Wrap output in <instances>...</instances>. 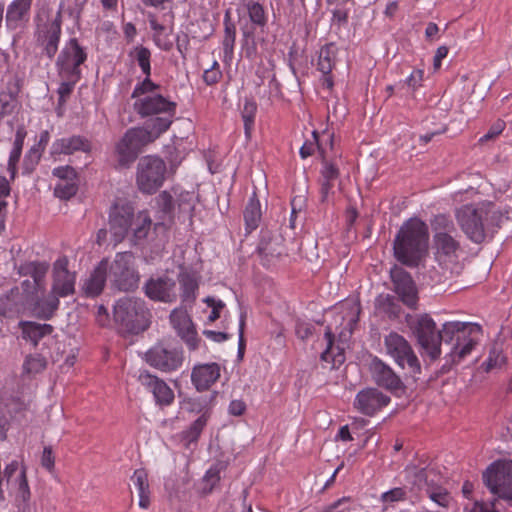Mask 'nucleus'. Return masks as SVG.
Segmentation results:
<instances>
[{"instance_id": "obj_42", "label": "nucleus", "mask_w": 512, "mask_h": 512, "mask_svg": "<svg viewBox=\"0 0 512 512\" xmlns=\"http://www.w3.org/2000/svg\"><path fill=\"white\" fill-rule=\"evenodd\" d=\"M246 7L252 24L259 27H264L267 24V16L264 7L260 3L250 1Z\"/></svg>"}, {"instance_id": "obj_26", "label": "nucleus", "mask_w": 512, "mask_h": 512, "mask_svg": "<svg viewBox=\"0 0 512 512\" xmlns=\"http://www.w3.org/2000/svg\"><path fill=\"white\" fill-rule=\"evenodd\" d=\"M107 269L108 261L104 259L97 265L90 276L85 280L82 289L86 296L95 297L102 292L106 279L108 278Z\"/></svg>"}, {"instance_id": "obj_30", "label": "nucleus", "mask_w": 512, "mask_h": 512, "mask_svg": "<svg viewBox=\"0 0 512 512\" xmlns=\"http://www.w3.org/2000/svg\"><path fill=\"white\" fill-rule=\"evenodd\" d=\"M59 306V297L51 292L44 299H38L34 304V312L37 317L48 320L53 317Z\"/></svg>"}, {"instance_id": "obj_57", "label": "nucleus", "mask_w": 512, "mask_h": 512, "mask_svg": "<svg viewBox=\"0 0 512 512\" xmlns=\"http://www.w3.org/2000/svg\"><path fill=\"white\" fill-rule=\"evenodd\" d=\"M53 175L59 177L62 181H71L75 178L76 172L70 166L57 167L53 170Z\"/></svg>"}, {"instance_id": "obj_50", "label": "nucleus", "mask_w": 512, "mask_h": 512, "mask_svg": "<svg viewBox=\"0 0 512 512\" xmlns=\"http://www.w3.org/2000/svg\"><path fill=\"white\" fill-rule=\"evenodd\" d=\"M30 498V490L26 477V468L23 466L19 475L18 493L17 500L27 502Z\"/></svg>"}, {"instance_id": "obj_63", "label": "nucleus", "mask_w": 512, "mask_h": 512, "mask_svg": "<svg viewBox=\"0 0 512 512\" xmlns=\"http://www.w3.org/2000/svg\"><path fill=\"white\" fill-rule=\"evenodd\" d=\"M242 46L246 57L252 58L256 55V43L255 39L247 38L242 39Z\"/></svg>"}, {"instance_id": "obj_2", "label": "nucleus", "mask_w": 512, "mask_h": 512, "mask_svg": "<svg viewBox=\"0 0 512 512\" xmlns=\"http://www.w3.org/2000/svg\"><path fill=\"white\" fill-rule=\"evenodd\" d=\"M418 343L424 351L436 359L441 354V343L451 344L449 357L452 363L461 362L477 344L475 335L481 332V326L472 322L450 321L436 332V324L431 317L423 315L415 327Z\"/></svg>"}, {"instance_id": "obj_9", "label": "nucleus", "mask_w": 512, "mask_h": 512, "mask_svg": "<svg viewBox=\"0 0 512 512\" xmlns=\"http://www.w3.org/2000/svg\"><path fill=\"white\" fill-rule=\"evenodd\" d=\"M483 480L493 494L512 500V460L492 463L483 473Z\"/></svg>"}, {"instance_id": "obj_25", "label": "nucleus", "mask_w": 512, "mask_h": 512, "mask_svg": "<svg viewBox=\"0 0 512 512\" xmlns=\"http://www.w3.org/2000/svg\"><path fill=\"white\" fill-rule=\"evenodd\" d=\"M434 245L439 261H454L461 249L459 241L452 234L434 236Z\"/></svg>"}, {"instance_id": "obj_41", "label": "nucleus", "mask_w": 512, "mask_h": 512, "mask_svg": "<svg viewBox=\"0 0 512 512\" xmlns=\"http://www.w3.org/2000/svg\"><path fill=\"white\" fill-rule=\"evenodd\" d=\"M257 111V105L254 101L245 99V103L242 109V119L244 122L245 135L250 138L251 130L254 125L255 114Z\"/></svg>"}, {"instance_id": "obj_62", "label": "nucleus", "mask_w": 512, "mask_h": 512, "mask_svg": "<svg viewBox=\"0 0 512 512\" xmlns=\"http://www.w3.org/2000/svg\"><path fill=\"white\" fill-rule=\"evenodd\" d=\"M246 410V404L242 400H233L229 404V413L233 416H240Z\"/></svg>"}, {"instance_id": "obj_46", "label": "nucleus", "mask_w": 512, "mask_h": 512, "mask_svg": "<svg viewBox=\"0 0 512 512\" xmlns=\"http://www.w3.org/2000/svg\"><path fill=\"white\" fill-rule=\"evenodd\" d=\"M220 471L221 467L219 465H215L211 467L205 474L203 478V487L202 492L207 494L210 493L215 485L220 481Z\"/></svg>"}, {"instance_id": "obj_27", "label": "nucleus", "mask_w": 512, "mask_h": 512, "mask_svg": "<svg viewBox=\"0 0 512 512\" xmlns=\"http://www.w3.org/2000/svg\"><path fill=\"white\" fill-rule=\"evenodd\" d=\"M20 327L22 329L23 338L31 341L34 346H36L44 336L50 335L54 330L53 326L50 324H40L32 321L20 322Z\"/></svg>"}, {"instance_id": "obj_5", "label": "nucleus", "mask_w": 512, "mask_h": 512, "mask_svg": "<svg viewBox=\"0 0 512 512\" xmlns=\"http://www.w3.org/2000/svg\"><path fill=\"white\" fill-rule=\"evenodd\" d=\"M113 315L122 333L139 334L150 325L151 314L144 301L139 298L119 299L114 306Z\"/></svg>"}, {"instance_id": "obj_16", "label": "nucleus", "mask_w": 512, "mask_h": 512, "mask_svg": "<svg viewBox=\"0 0 512 512\" xmlns=\"http://www.w3.org/2000/svg\"><path fill=\"white\" fill-rule=\"evenodd\" d=\"M372 380L379 386L390 392L402 390L404 384L399 375L381 359L374 357L369 364Z\"/></svg>"}, {"instance_id": "obj_1", "label": "nucleus", "mask_w": 512, "mask_h": 512, "mask_svg": "<svg viewBox=\"0 0 512 512\" xmlns=\"http://www.w3.org/2000/svg\"><path fill=\"white\" fill-rule=\"evenodd\" d=\"M134 108L142 117L157 114L164 116L152 119L145 128H131L124 134L115 148L117 164L121 168L129 167L144 146L155 141L170 127L176 104L160 94H152L136 100Z\"/></svg>"}, {"instance_id": "obj_14", "label": "nucleus", "mask_w": 512, "mask_h": 512, "mask_svg": "<svg viewBox=\"0 0 512 512\" xmlns=\"http://www.w3.org/2000/svg\"><path fill=\"white\" fill-rule=\"evenodd\" d=\"M86 58L87 54L80 47L77 39H70L57 58L58 74H77L81 77L80 65L85 62Z\"/></svg>"}, {"instance_id": "obj_45", "label": "nucleus", "mask_w": 512, "mask_h": 512, "mask_svg": "<svg viewBox=\"0 0 512 512\" xmlns=\"http://www.w3.org/2000/svg\"><path fill=\"white\" fill-rule=\"evenodd\" d=\"M406 471L409 475L413 476L412 484L414 486H417L419 489H422L423 487L428 488V486H431L428 482V471L426 468H417L415 465H409L406 468Z\"/></svg>"}, {"instance_id": "obj_7", "label": "nucleus", "mask_w": 512, "mask_h": 512, "mask_svg": "<svg viewBox=\"0 0 512 512\" xmlns=\"http://www.w3.org/2000/svg\"><path fill=\"white\" fill-rule=\"evenodd\" d=\"M384 344L387 354L401 368H407L410 377L415 381L418 380V375L421 373L420 363L408 341L400 334L391 332L385 337Z\"/></svg>"}, {"instance_id": "obj_37", "label": "nucleus", "mask_w": 512, "mask_h": 512, "mask_svg": "<svg viewBox=\"0 0 512 512\" xmlns=\"http://www.w3.org/2000/svg\"><path fill=\"white\" fill-rule=\"evenodd\" d=\"M59 76L62 79V81L57 90V93L59 95V103L63 104L66 102L67 98L72 93L75 84L80 80L81 77L77 76V74H59Z\"/></svg>"}, {"instance_id": "obj_32", "label": "nucleus", "mask_w": 512, "mask_h": 512, "mask_svg": "<svg viewBox=\"0 0 512 512\" xmlns=\"http://www.w3.org/2000/svg\"><path fill=\"white\" fill-rule=\"evenodd\" d=\"M376 308L388 315L390 318H396L400 315L401 307L398 300L390 294H381L375 302Z\"/></svg>"}, {"instance_id": "obj_44", "label": "nucleus", "mask_w": 512, "mask_h": 512, "mask_svg": "<svg viewBox=\"0 0 512 512\" xmlns=\"http://www.w3.org/2000/svg\"><path fill=\"white\" fill-rule=\"evenodd\" d=\"M428 497L442 507H447L451 501V497L447 490L440 486H428L426 488Z\"/></svg>"}, {"instance_id": "obj_17", "label": "nucleus", "mask_w": 512, "mask_h": 512, "mask_svg": "<svg viewBox=\"0 0 512 512\" xmlns=\"http://www.w3.org/2000/svg\"><path fill=\"white\" fill-rule=\"evenodd\" d=\"M144 291L146 296L154 301L172 303L177 299L176 282L167 275L148 279Z\"/></svg>"}, {"instance_id": "obj_60", "label": "nucleus", "mask_w": 512, "mask_h": 512, "mask_svg": "<svg viewBox=\"0 0 512 512\" xmlns=\"http://www.w3.org/2000/svg\"><path fill=\"white\" fill-rule=\"evenodd\" d=\"M244 326H245V315L241 314L239 321V342H238V357L243 358L245 352V340H244Z\"/></svg>"}, {"instance_id": "obj_36", "label": "nucleus", "mask_w": 512, "mask_h": 512, "mask_svg": "<svg viewBox=\"0 0 512 512\" xmlns=\"http://www.w3.org/2000/svg\"><path fill=\"white\" fill-rule=\"evenodd\" d=\"M130 57H132L134 60L137 61L142 72L146 76H150V74H151V66H150L151 52L148 48H146L142 45L136 46L130 51Z\"/></svg>"}, {"instance_id": "obj_52", "label": "nucleus", "mask_w": 512, "mask_h": 512, "mask_svg": "<svg viewBox=\"0 0 512 512\" xmlns=\"http://www.w3.org/2000/svg\"><path fill=\"white\" fill-rule=\"evenodd\" d=\"M505 122L503 120L498 119L489 130L479 139L480 143H485L495 139L498 135L502 133L505 128Z\"/></svg>"}, {"instance_id": "obj_58", "label": "nucleus", "mask_w": 512, "mask_h": 512, "mask_svg": "<svg viewBox=\"0 0 512 512\" xmlns=\"http://www.w3.org/2000/svg\"><path fill=\"white\" fill-rule=\"evenodd\" d=\"M491 221L493 223H495V225L498 227V228H505V229H509L512 227V225L510 226L509 223H510V217L508 215V213H502V212H493L492 215H491Z\"/></svg>"}, {"instance_id": "obj_12", "label": "nucleus", "mask_w": 512, "mask_h": 512, "mask_svg": "<svg viewBox=\"0 0 512 512\" xmlns=\"http://www.w3.org/2000/svg\"><path fill=\"white\" fill-rule=\"evenodd\" d=\"M146 362L163 372L176 370L183 360L182 352L176 348H168L158 343L150 348L145 354Z\"/></svg>"}, {"instance_id": "obj_11", "label": "nucleus", "mask_w": 512, "mask_h": 512, "mask_svg": "<svg viewBox=\"0 0 512 512\" xmlns=\"http://www.w3.org/2000/svg\"><path fill=\"white\" fill-rule=\"evenodd\" d=\"M62 12L61 8L56 16L44 23H38L36 31V42L41 47L42 53L51 60L57 50L61 35Z\"/></svg>"}, {"instance_id": "obj_24", "label": "nucleus", "mask_w": 512, "mask_h": 512, "mask_svg": "<svg viewBox=\"0 0 512 512\" xmlns=\"http://www.w3.org/2000/svg\"><path fill=\"white\" fill-rule=\"evenodd\" d=\"M220 377V369L216 363L194 367L191 379L198 391L208 389Z\"/></svg>"}, {"instance_id": "obj_64", "label": "nucleus", "mask_w": 512, "mask_h": 512, "mask_svg": "<svg viewBox=\"0 0 512 512\" xmlns=\"http://www.w3.org/2000/svg\"><path fill=\"white\" fill-rule=\"evenodd\" d=\"M333 188H334L333 181H329V180L327 181L325 179H322L321 189H320L322 202H324L328 199V196L330 195V193H333Z\"/></svg>"}, {"instance_id": "obj_35", "label": "nucleus", "mask_w": 512, "mask_h": 512, "mask_svg": "<svg viewBox=\"0 0 512 512\" xmlns=\"http://www.w3.org/2000/svg\"><path fill=\"white\" fill-rule=\"evenodd\" d=\"M325 339L327 346L320 355L321 360L325 362H332L333 365H335V363H341L344 359V356L341 352H338L337 354L334 353V335L330 327H327L325 331Z\"/></svg>"}, {"instance_id": "obj_6", "label": "nucleus", "mask_w": 512, "mask_h": 512, "mask_svg": "<svg viewBox=\"0 0 512 512\" xmlns=\"http://www.w3.org/2000/svg\"><path fill=\"white\" fill-rule=\"evenodd\" d=\"M107 273L110 285L114 289L130 292L138 287L140 276L131 252L117 253L113 261L108 263Z\"/></svg>"}, {"instance_id": "obj_15", "label": "nucleus", "mask_w": 512, "mask_h": 512, "mask_svg": "<svg viewBox=\"0 0 512 512\" xmlns=\"http://www.w3.org/2000/svg\"><path fill=\"white\" fill-rule=\"evenodd\" d=\"M390 397L377 388L360 390L354 400L353 407L361 414L373 416L390 402Z\"/></svg>"}, {"instance_id": "obj_51", "label": "nucleus", "mask_w": 512, "mask_h": 512, "mask_svg": "<svg viewBox=\"0 0 512 512\" xmlns=\"http://www.w3.org/2000/svg\"><path fill=\"white\" fill-rule=\"evenodd\" d=\"M314 330L315 328L312 324L300 319L296 320L295 333L299 339L303 341L308 339L313 334Z\"/></svg>"}, {"instance_id": "obj_10", "label": "nucleus", "mask_w": 512, "mask_h": 512, "mask_svg": "<svg viewBox=\"0 0 512 512\" xmlns=\"http://www.w3.org/2000/svg\"><path fill=\"white\" fill-rule=\"evenodd\" d=\"M484 215H487L485 210L477 209L473 205H465L456 212L462 231L475 243H481L485 239Z\"/></svg>"}, {"instance_id": "obj_19", "label": "nucleus", "mask_w": 512, "mask_h": 512, "mask_svg": "<svg viewBox=\"0 0 512 512\" xmlns=\"http://www.w3.org/2000/svg\"><path fill=\"white\" fill-rule=\"evenodd\" d=\"M49 269V264L46 262H27L19 267V274L23 276H30V280H25L22 283L23 289L27 294H32L37 291H43L45 287V277Z\"/></svg>"}, {"instance_id": "obj_39", "label": "nucleus", "mask_w": 512, "mask_h": 512, "mask_svg": "<svg viewBox=\"0 0 512 512\" xmlns=\"http://www.w3.org/2000/svg\"><path fill=\"white\" fill-rule=\"evenodd\" d=\"M209 415L207 412L198 417L190 427L183 432V439L188 443L195 442L199 438L203 428L206 426Z\"/></svg>"}, {"instance_id": "obj_18", "label": "nucleus", "mask_w": 512, "mask_h": 512, "mask_svg": "<svg viewBox=\"0 0 512 512\" xmlns=\"http://www.w3.org/2000/svg\"><path fill=\"white\" fill-rule=\"evenodd\" d=\"M68 260L63 257L54 263L52 293L58 297H66L75 292L74 273L67 269Z\"/></svg>"}, {"instance_id": "obj_21", "label": "nucleus", "mask_w": 512, "mask_h": 512, "mask_svg": "<svg viewBox=\"0 0 512 512\" xmlns=\"http://www.w3.org/2000/svg\"><path fill=\"white\" fill-rule=\"evenodd\" d=\"M170 321L178 335L187 343L190 349L198 346L195 327L186 310L174 309L170 314Z\"/></svg>"}, {"instance_id": "obj_43", "label": "nucleus", "mask_w": 512, "mask_h": 512, "mask_svg": "<svg viewBox=\"0 0 512 512\" xmlns=\"http://www.w3.org/2000/svg\"><path fill=\"white\" fill-rule=\"evenodd\" d=\"M225 35L223 39V50L226 57H231L236 37V29L233 23L230 22L228 14L225 17Z\"/></svg>"}, {"instance_id": "obj_4", "label": "nucleus", "mask_w": 512, "mask_h": 512, "mask_svg": "<svg viewBox=\"0 0 512 512\" xmlns=\"http://www.w3.org/2000/svg\"><path fill=\"white\" fill-rule=\"evenodd\" d=\"M152 221L145 213H139L135 218L133 206L125 201L116 202L109 213V230L112 234L113 241L118 244L124 240L132 225L133 243L146 238L151 228Z\"/></svg>"}, {"instance_id": "obj_38", "label": "nucleus", "mask_w": 512, "mask_h": 512, "mask_svg": "<svg viewBox=\"0 0 512 512\" xmlns=\"http://www.w3.org/2000/svg\"><path fill=\"white\" fill-rule=\"evenodd\" d=\"M47 365V360L41 354H30L26 356L23 363V372L26 374H37L42 372Z\"/></svg>"}, {"instance_id": "obj_55", "label": "nucleus", "mask_w": 512, "mask_h": 512, "mask_svg": "<svg viewBox=\"0 0 512 512\" xmlns=\"http://www.w3.org/2000/svg\"><path fill=\"white\" fill-rule=\"evenodd\" d=\"M221 71L218 63L215 61L211 68L206 69L203 74V80L207 85H213L221 78Z\"/></svg>"}, {"instance_id": "obj_49", "label": "nucleus", "mask_w": 512, "mask_h": 512, "mask_svg": "<svg viewBox=\"0 0 512 512\" xmlns=\"http://www.w3.org/2000/svg\"><path fill=\"white\" fill-rule=\"evenodd\" d=\"M77 192V186L71 181L60 182L56 185L54 193L57 197L62 199H69Z\"/></svg>"}, {"instance_id": "obj_54", "label": "nucleus", "mask_w": 512, "mask_h": 512, "mask_svg": "<svg viewBox=\"0 0 512 512\" xmlns=\"http://www.w3.org/2000/svg\"><path fill=\"white\" fill-rule=\"evenodd\" d=\"M205 303L212 308V311L208 317L210 322L216 321L220 317V311L224 308L225 304L221 300H216L213 297H207Z\"/></svg>"}, {"instance_id": "obj_47", "label": "nucleus", "mask_w": 512, "mask_h": 512, "mask_svg": "<svg viewBox=\"0 0 512 512\" xmlns=\"http://www.w3.org/2000/svg\"><path fill=\"white\" fill-rule=\"evenodd\" d=\"M407 499V491L403 487H396L381 495L380 500L386 505L385 509L389 504L395 502L405 501Z\"/></svg>"}, {"instance_id": "obj_33", "label": "nucleus", "mask_w": 512, "mask_h": 512, "mask_svg": "<svg viewBox=\"0 0 512 512\" xmlns=\"http://www.w3.org/2000/svg\"><path fill=\"white\" fill-rule=\"evenodd\" d=\"M506 362V357L503 355V346L501 342H494L490 348L489 356L485 362L482 363L481 368L485 372H490L496 367L502 366Z\"/></svg>"}, {"instance_id": "obj_20", "label": "nucleus", "mask_w": 512, "mask_h": 512, "mask_svg": "<svg viewBox=\"0 0 512 512\" xmlns=\"http://www.w3.org/2000/svg\"><path fill=\"white\" fill-rule=\"evenodd\" d=\"M138 380L153 394L158 405L168 406L173 402L174 393L162 379L144 371L140 373Z\"/></svg>"}, {"instance_id": "obj_31", "label": "nucleus", "mask_w": 512, "mask_h": 512, "mask_svg": "<svg viewBox=\"0 0 512 512\" xmlns=\"http://www.w3.org/2000/svg\"><path fill=\"white\" fill-rule=\"evenodd\" d=\"M337 48L335 44L329 43L320 49L318 57V69L323 75H328L335 66Z\"/></svg>"}, {"instance_id": "obj_23", "label": "nucleus", "mask_w": 512, "mask_h": 512, "mask_svg": "<svg viewBox=\"0 0 512 512\" xmlns=\"http://www.w3.org/2000/svg\"><path fill=\"white\" fill-rule=\"evenodd\" d=\"M91 150V144L89 140L80 135H73L69 137H63L57 139L51 147L52 155H70L75 152H89Z\"/></svg>"}, {"instance_id": "obj_22", "label": "nucleus", "mask_w": 512, "mask_h": 512, "mask_svg": "<svg viewBox=\"0 0 512 512\" xmlns=\"http://www.w3.org/2000/svg\"><path fill=\"white\" fill-rule=\"evenodd\" d=\"M32 0H14L6 11V25L9 29L22 27L29 20Z\"/></svg>"}, {"instance_id": "obj_53", "label": "nucleus", "mask_w": 512, "mask_h": 512, "mask_svg": "<svg viewBox=\"0 0 512 512\" xmlns=\"http://www.w3.org/2000/svg\"><path fill=\"white\" fill-rule=\"evenodd\" d=\"M348 10L341 7H335L332 10V26H337L338 28L342 26H346L348 23Z\"/></svg>"}, {"instance_id": "obj_40", "label": "nucleus", "mask_w": 512, "mask_h": 512, "mask_svg": "<svg viewBox=\"0 0 512 512\" xmlns=\"http://www.w3.org/2000/svg\"><path fill=\"white\" fill-rule=\"evenodd\" d=\"M431 227L434 232V236H440V234H452V232L455 231L453 221L444 214L435 216L431 221Z\"/></svg>"}, {"instance_id": "obj_13", "label": "nucleus", "mask_w": 512, "mask_h": 512, "mask_svg": "<svg viewBox=\"0 0 512 512\" xmlns=\"http://www.w3.org/2000/svg\"><path fill=\"white\" fill-rule=\"evenodd\" d=\"M393 290L401 302L411 309H416L418 292L411 275L402 267L395 265L390 270Z\"/></svg>"}, {"instance_id": "obj_56", "label": "nucleus", "mask_w": 512, "mask_h": 512, "mask_svg": "<svg viewBox=\"0 0 512 512\" xmlns=\"http://www.w3.org/2000/svg\"><path fill=\"white\" fill-rule=\"evenodd\" d=\"M321 175L322 179L334 182L339 177V169L334 164L324 160Z\"/></svg>"}, {"instance_id": "obj_29", "label": "nucleus", "mask_w": 512, "mask_h": 512, "mask_svg": "<svg viewBox=\"0 0 512 512\" xmlns=\"http://www.w3.org/2000/svg\"><path fill=\"white\" fill-rule=\"evenodd\" d=\"M178 281L182 289L181 297L183 302H193L198 289V282L195 275L186 269H181L178 275Z\"/></svg>"}, {"instance_id": "obj_34", "label": "nucleus", "mask_w": 512, "mask_h": 512, "mask_svg": "<svg viewBox=\"0 0 512 512\" xmlns=\"http://www.w3.org/2000/svg\"><path fill=\"white\" fill-rule=\"evenodd\" d=\"M261 218L260 204L255 198H251L244 211V220L249 230L257 228Z\"/></svg>"}, {"instance_id": "obj_61", "label": "nucleus", "mask_w": 512, "mask_h": 512, "mask_svg": "<svg viewBox=\"0 0 512 512\" xmlns=\"http://www.w3.org/2000/svg\"><path fill=\"white\" fill-rule=\"evenodd\" d=\"M159 205L164 212H171L173 209V198L167 192H162L159 197Z\"/></svg>"}, {"instance_id": "obj_3", "label": "nucleus", "mask_w": 512, "mask_h": 512, "mask_svg": "<svg viewBox=\"0 0 512 512\" xmlns=\"http://www.w3.org/2000/svg\"><path fill=\"white\" fill-rule=\"evenodd\" d=\"M428 239V226L420 219H409L401 226L395 237V258L406 266H418L427 251Z\"/></svg>"}, {"instance_id": "obj_59", "label": "nucleus", "mask_w": 512, "mask_h": 512, "mask_svg": "<svg viewBox=\"0 0 512 512\" xmlns=\"http://www.w3.org/2000/svg\"><path fill=\"white\" fill-rule=\"evenodd\" d=\"M54 456L52 452V448L50 446L44 447L42 458H41V465L46 468L48 471H52L54 468Z\"/></svg>"}, {"instance_id": "obj_48", "label": "nucleus", "mask_w": 512, "mask_h": 512, "mask_svg": "<svg viewBox=\"0 0 512 512\" xmlns=\"http://www.w3.org/2000/svg\"><path fill=\"white\" fill-rule=\"evenodd\" d=\"M159 88V85L152 82L149 76L139 83L132 93V98H142L146 95L156 94L155 91Z\"/></svg>"}, {"instance_id": "obj_8", "label": "nucleus", "mask_w": 512, "mask_h": 512, "mask_svg": "<svg viewBox=\"0 0 512 512\" xmlns=\"http://www.w3.org/2000/svg\"><path fill=\"white\" fill-rule=\"evenodd\" d=\"M166 173L165 162L155 156H145L137 165L136 182L143 193L152 194L163 184Z\"/></svg>"}, {"instance_id": "obj_28", "label": "nucleus", "mask_w": 512, "mask_h": 512, "mask_svg": "<svg viewBox=\"0 0 512 512\" xmlns=\"http://www.w3.org/2000/svg\"><path fill=\"white\" fill-rule=\"evenodd\" d=\"M131 481L138 491L139 506L147 509L150 505V488L147 472L144 469H137L132 475Z\"/></svg>"}]
</instances>
